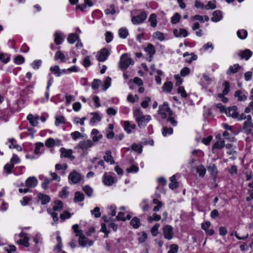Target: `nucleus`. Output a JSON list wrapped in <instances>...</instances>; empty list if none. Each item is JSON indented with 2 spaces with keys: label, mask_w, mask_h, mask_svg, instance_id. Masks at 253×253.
I'll use <instances>...</instances> for the list:
<instances>
[{
  "label": "nucleus",
  "mask_w": 253,
  "mask_h": 253,
  "mask_svg": "<svg viewBox=\"0 0 253 253\" xmlns=\"http://www.w3.org/2000/svg\"><path fill=\"white\" fill-rule=\"evenodd\" d=\"M173 34L177 38H185L188 35V31L184 28H180L179 29H174L173 30Z\"/></svg>",
  "instance_id": "nucleus-11"
},
{
  "label": "nucleus",
  "mask_w": 253,
  "mask_h": 253,
  "mask_svg": "<svg viewBox=\"0 0 253 253\" xmlns=\"http://www.w3.org/2000/svg\"><path fill=\"white\" fill-rule=\"evenodd\" d=\"M71 136L72 138L75 140L84 137L83 135L78 131H75L72 132L71 133Z\"/></svg>",
  "instance_id": "nucleus-59"
},
{
  "label": "nucleus",
  "mask_w": 253,
  "mask_h": 253,
  "mask_svg": "<svg viewBox=\"0 0 253 253\" xmlns=\"http://www.w3.org/2000/svg\"><path fill=\"white\" fill-rule=\"evenodd\" d=\"M47 212L51 215L52 217L53 221L55 223H57L58 220V213L56 212V211H54V210L51 209H48L47 210Z\"/></svg>",
  "instance_id": "nucleus-36"
},
{
  "label": "nucleus",
  "mask_w": 253,
  "mask_h": 253,
  "mask_svg": "<svg viewBox=\"0 0 253 253\" xmlns=\"http://www.w3.org/2000/svg\"><path fill=\"white\" fill-rule=\"evenodd\" d=\"M178 250V246L176 244H172L170 246V249L168 253H177Z\"/></svg>",
  "instance_id": "nucleus-64"
},
{
  "label": "nucleus",
  "mask_w": 253,
  "mask_h": 253,
  "mask_svg": "<svg viewBox=\"0 0 253 253\" xmlns=\"http://www.w3.org/2000/svg\"><path fill=\"white\" fill-rule=\"evenodd\" d=\"M236 97L238 98L239 101H245L247 99V96L242 93V92L240 90L236 91L234 94Z\"/></svg>",
  "instance_id": "nucleus-40"
},
{
  "label": "nucleus",
  "mask_w": 253,
  "mask_h": 253,
  "mask_svg": "<svg viewBox=\"0 0 253 253\" xmlns=\"http://www.w3.org/2000/svg\"><path fill=\"white\" fill-rule=\"evenodd\" d=\"M158 113L163 119H166L169 116L174 115L173 112L171 110L167 102H165L162 105L159 106Z\"/></svg>",
  "instance_id": "nucleus-2"
},
{
  "label": "nucleus",
  "mask_w": 253,
  "mask_h": 253,
  "mask_svg": "<svg viewBox=\"0 0 253 253\" xmlns=\"http://www.w3.org/2000/svg\"><path fill=\"white\" fill-rule=\"evenodd\" d=\"M243 129L247 134H253V123L252 122L245 121L243 124Z\"/></svg>",
  "instance_id": "nucleus-16"
},
{
  "label": "nucleus",
  "mask_w": 253,
  "mask_h": 253,
  "mask_svg": "<svg viewBox=\"0 0 253 253\" xmlns=\"http://www.w3.org/2000/svg\"><path fill=\"white\" fill-rule=\"evenodd\" d=\"M173 88V84L171 82H166L162 86L163 91L167 93H170Z\"/></svg>",
  "instance_id": "nucleus-27"
},
{
  "label": "nucleus",
  "mask_w": 253,
  "mask_h": 253,
  "mask_svg": "<svg viewBox=\"0 0 253 253\" xmlns=\"http://www.w3.org/2000/svg\"><path fill=\"white\" fill-rule=\"evenodd\" d=\"M27 119L32 126H36L38 125V122L37 119L32 114L28 115Z\"/></svg>",
  "instance_id": "nucleus-49"
},
{
  "label": "nucleus",
  "mask_w": 253,
  "mask_h": 253,
  "mask_svg": "<svg viewBox=\"0 0 253 253\" xmlns=\"http://www.w3.org/2000/svg\"><path fill=\"white\" fill-rule=\"evenodd\" d=\"M19 237L21 238L17 241L18 245H23L25 247H28L30 245L29 243V238L28 234L24 232H21L19 234Z\"/></svg>",
  "instance_id": "nucleus-7"
},
{
  "label": "nucleus",
  "mask_w": 253,
  "mask_h": 253,
  "mask_svg": "<svg viewBox=\"0 0 253 253\" xmlns=\"http://www.w3.org/2000/svg\"><path fill=\"white\" fill-rule=\"evenodd\" d=\"M226 114L233 117V118H237L238 117V113L237 112V107L236 106H232L229 107L226 112Z\"/></svg>",
  "instance_id": "nucleus-20"
},
{
  "label": "nucleus",
  "mask_w": 253,
  "mask_h": 253,
  "mask_svg": "<svg viewBox=\"0 0 253 253\" xmlns=\"http://www.w3.org/2000/svg\"><path fill=\"white\" fill-rule=\"evenodd\" d=\"M181 18V15L178 13H175L171 18V23L172 24H176L180 21Z\"/></svg>",
  "instance_id": "nucleus-42"
},
{
  "label": "nucleus",
  "mask_w": 253,
  "mask_h": 253,
  "mask_svg": "<svg viewBox=\"0 0 253 253\" xmlns=\"http://www.w3.org/2000/svg\"><path fill=\"white\" fill-rule=\"evenodd\" d=\"M164 238L167 240H171L173 237V229L170 225L164 226L162 229Z\"/></svg>",
  "instance_id": "nucleus-5"
},
{
  "label": "nucleus",
  "mask_w": 253,
  "mask_h": 253,
  "mask_svg": "<svg viewBox=\"0 0 253 253\" xmlns=\"http://www.w3.org/2000/svg\"><path fill=\"white\" fill-rule=\"evenodd\" d=\"M119 36L123 39H125L128 35V32L126 28H121L119 30Z\"/></svg>",
  "instance_id": "nucleus-55"
},
{
  "label": "nucleus",
  "mask_w": 253,
  "mask_h": 253,
  "mask_svg": "<svg viewBox=\"0 0 253 253\" xmlns=\"http://www.w3.org/2000/svg\"><path fill=\"white\" fill-rule=\"evenodd\" d=\"M151 99L149 96H146L143 98L142 101L141 103V106L143 108H147L149 106V103L151 101Z\"/></svg>",
  "instance_id": "nucleus-45"
},
{
  "label": "nucleus",
  "mask_w": 253,
  "mask_h": 253,
  "mask_svg": "<svg viewBox=\"0 0 253 253\" xmlns=\"http://www.w3.org/2000/svg\"><path fill=\"white\" fill-rule=\"evenodd\" d=\"M54 206L53 207L52 210L54 211H61L63 208V203L60 200L55 201L54 202Z\"/></svg>",
  "instance_id": "nucleus-32"
},
{
  "label": "nucleus",
  "mask_w": 253,
  "mask_h": 253,
  "mask_svg": "<svg viewBox=\"0 0 253 253\" xmlns=\"http://www.w3.org/2000/svg\"><path fill=\"white\" fill-rule=\"evenodd\" d=\"M20 162V159L16 154H13L10 159V163L12 165L14 166L15 164H18Z\"/></svg>",
  "instance_id": "nucleus-62"
},
{
  "label": "nucleus",
  "mask_w": 253,
  "mask_h": 253,
  "mask_svg": "<svg viewBox=\"0 0 253 253\" xmlns=\"http://www.w3.org/2000/svg\"><path fill=\"white\" fill-rule=\"evenodd\" d=\"M91 134V135H93L92 138V141L93 142H97L99 141L100 139H102L103 137L102 134H99V131L95 128H94L92 130Z\"/></svg>",
  "instance_id": "nucleus-19"
},
{
  "label": "nucleus",
  "mask_w": 253,
  "mask_h": 253,
  "mask_svg": "<svg viewBox=\"0 0 253 253\" xmlns=\"http://www.w3.org/2000/svg\"><path fill=\"white\" fill-rule=\"evenodd\" d=\"M84 196L83 193L77 191L75 193V197L74 200L75 203L82 202L84 200Z\"/></svg>",
  "instance_id": "nucleus-33"
},
{
  "label": "nucleus",
  "mask_w": 253,
  "mask_h": 253,
  "mask_svg": "<svg viewBox=\"0 0 253 253\" xmlns=\"http://www.w3.org/2000/svg\"><path fill=\"white\" fill-rule=\"evenodd\" d=\"M105 13L107 15L111 14L114 15L116 13L115 6L114 4H111L109 6V8L105 10Z\"/></svg>",
  "instance_id": "nucleus-56"
},
{
  "label": "nucleus",
  "mask_w": 253,
  "mask_h": 253,
  "mask_svg": "<svg viewBox=\"0 0 253 253\" xmlns=\"http://www.w3.org/2000/svg\"><path fill=\"white\" fill-rule=\"evenodd\" d=\"M59 59H60L62 62H65V56L64 54L60 50L57 51L55 55V60H57Z\"/></svg>",
  "instance_id": "nucleus-39"
},
{
  "label": "nucleus",
  "mask_w": 253,
  "mask_h": 253,
  "mask_svg": "<svg viewBox=\"0 0 253 253\" xmlns=\"http://www.w3.org/2000/svg\"><path fill=\"white\" fill-rule=\"evenodd\" d=\"M222 18V12L219 10L214 11L212 13V17L211 20L214 22L219 21Z\"/></svg>",
  "instance_id": "nucleus-22"
},
{
  "label": "nucleus",
  "mask_w": 253,
  "mask_h": 253,
  "mask_svg": "<svg viewBox=\"0 0 253 253\" xmlns=\"http://www.w3.org/2000/svg\"><path fill=\"white\" fill-rule=\"evenodd\" d=\"M131 148L133 151L137 152L139 154L142 153V146L140 144L134 143L131 145Z\"/></svg>",
  "instance_id": "nucleus-38"
},
{
  "label": "nucleus",
  "mask_w": 253,
  "mask_h": 253,
  "mask_svg": "<svg viewBox=\"0 0 253 253\" xmlns=\"http://www.w3.org/2000/svg\"><path fill=\"white\" fill-rule=\"evenodd\" d=\"M92 115H93V117L90 119V123L91 124H94L97 122H99L101 118L98 113H92Z\"/></svg>",
  "instance_id": "nucleus-46"
},
{
  "label": "nucleus",
  "mask_w": 253,
  "mask_h": 253,
  "mask_svg": "<svg viewBox=\"0 0 253 253\" xmlns=\"http://www.w3.org/2000/svg\"><path fill=\"white\" fill-rule=\"evenodd\" d=\"M241 68V66L238 64H235L233 66H230L228 70L226 71L227 75H230L231 74H235L238 72L239 69Z\"/></svg>",
  "instance_id": "nucleus-26"
},
{
  "label": "nucleus",
  "mask_w": 253,
  "mask_h": 253,
  "mask_svg": "<svg viewBox=\"0 0 253 253\" xmlns=\"http://www.w3.org/2000/svg\"><path fill=\"white\" fill-rule=\"evenodd\" d=\"M103 182L105 185L111 186L115 182L114 178L105 172L103 176Z\"/></svg>",
  "instance_id": "nucleus-18"
},
{
  "label": "nucleus",
  "mask_w": 253,
  "mask_h": 253,
  "mask_svg": "<svg viewBox=\"0 0 253 253\" xmlns=\"http://www.w3.org/2000/svg\"><path fill=\"white\" fill-rule=\"evenodd\" d=\"M69 195L67 187H64L59 193V197L62 199L66 198Z\"/></svg>",
  "instance_id": "nucleus-60"
},
{
  "label": "nucleus",
  "mask_w": 253,
  "mask_h": 253,
  "mask_svg": "<svg viewBox=\"0 0 253 253\" xmlns=\"http://www.w3.org/2000/svg\"><path fill=\"white\" fill-rule=\"evenodd\" d=\"M32 200L31 196H25L20 201V203L23 206L27 205Z\"/></svg>",
  "instance_id": "nucleus-53"
},
{
  "label": "nucleus",
  "mask_w": 253,
  "mask_h": 253,
  "mask_svg": "<svg viewBox=\"0 0 253 253\" xmlns=\"http://www.w3.org/2000/svg\"><path fill=\"white\" fill-rule=\"evenodd\" d=\"M38 198L39 201H41V204L43 205L47 204L50 201V198L49 196L41 193L38 194Z\"/></svg>",
  "instance_id": "nucleus-21"
},
{
  "label": "nucleus",
  "mask_w": 253,
  "mask_h": 253,
  "mask_svg": "<svg viewBox=\"0 0 253 253\" xmlns=\"http://www.w3.org/2000/svg\"><path fill=\"white\" fill-rule=\"evenodd\" d=\"M60 152L61 153V158H68L71 160L75 159V157L72 155L73 150L71 149H66L65 148L62 147L60 149Z\"/></svg>",
  "instance_id": "nucleus-8"
},
{
  "label": "nucleus",
  "mask_w": 253,
  "mask_h": 253,
  "mask_svg": "<svg viewBox=\"0 0 253 253\" xmlns=\"http://www.w3.org/2000/svg\"><path fill=\"white\" fill-rule=\"evenodd\" d=\"M103 158L106 162H110L111 164H115V161L111 155V152L109 150L105 152V155L104 156Z\"/></svg>",
  "instance_id": "nucleus-30"
},
{
  "label": "nucleus",
  "mask_w": 253,
  "mask_h": 253,
  "mask_svg": "<svg viewBox=\"0 0 253 253\" xmlns=\"http://www.w3.org/2000/svg\"><path fill=\"white\" fill-rule=\"evenodd\" d=\"M37 184V179L34 176L29 177L25 181V186L28 188L35 187Z\"/></svg>",
  "instance_id": "nucleus-17"
},
{
  "label": "nucleus",
  "mask_w": 253,
  "mask_h": 253,
  "mask_svg": "<svg viewBox=\"0 0 253 253\" xmlns=\"http://www.w3.org/2000/svg\"><path fill=\"white\" fill-rule=\"evenodd\" d=\"M50 70L55 74H56L57 77H59L61 76V72L59 68V66L55 65L53 67H51L50 68Z\"/></svg>",
  "instance_id": "nucleus-51"
},
{
  "label": "nucleus",
  "mask_w": 253,
  "mask_h": 253,
  "mask_svg": "<svg viewBox=\"0 0 253 253\" xmlns=\"http://www.w3.org/2000/svg\"><path fill=\"white\" fill-rule=\"evenodd\" d=\"M9 142L10 143V145L9 146V147L10 149L15 148V149H17L18 151L22 150L21 147L16 143V141L14 138L9 139Z\"/></svg>",
  "instance_id": "nucleus-34"
},
{
  "label": "nucleus",
  "mask_w": 253,
  "mask_h": 253,
  "mask_svg": "<svg viewBox=\"0 0 253 253\" xmlns=\"http://www.w3.org/2000/svg\"><path fill=\"white\" fill-rule=\"evenodd\" d=\"M177 93L178 94H180L182 98H186L187 96V94L184 87L182 86H179L178 87Z\"/></svg>",
  "instance_id": "nucleus-61"
},
{
  "label": "nucleus",
  "mask_w": 253,
  "mask_h": 253,
  "mask_svg": "<svg viewBox=\"0 0 253 253\" xmlns=\"http://www.w3.org/2000/svg\"><path fill=\"white\" fill-rule=\"evenodd\" d=\"M216 138L217 139V140L213 144L212 146V149H220L224 147L225 146V141L222 138H221L220 135L218 134L216 136Z\"/></svg>",
  "instance_id": "nucleus-12"
},
{
  "label": "nucleus",
  "mask_w": 253,
  "mask_h": 253,
  "mask_svg": "<svg viewBox=\"0 0 253 253\" xmlns=\"http://www.w3.org/2000/svg\"><path fill=\"white\" fill-rule=\"evenodd\" d=\"M82 190L86 195L90 197L92 196L93 189L89 185H85L82 187Z\"/></svg>",
  "instance_id": "nucleus-41"
},
{
  "label": "nucleus",
  "mask_w": 253,
  "mask_h": 253,
  "mask_svg": "<svg viewBox=\"0 0 253 253\" xmlns=\"http://www.w3.org/2000/svg\"><path fill=\"white\" fill-rule=\"evenodd\" d=\"M93 145V142L90 139L81 141L78 144L79 147L83 150H87Z\"/></svg>",
  "instance_id": "nucleus-10"
},
{
  "label": "nucleus",
  "mask_w": 253,
  "mask_h": 253,
  "mask_svg": "<svg viewBox=\"0 0 253 253\" xmlns=\"http://www.w3.org/2000/svg\"><path fill=\"white\" fill-rule=\"evenodd\" d=\"M208 170L210 172L211 174L216 177L218 174V170L216 165L214 164H211L207 167Z\"/></svg>",
  "instance_id": "nucleus-25"
},
{
  "label": "nucleus",
  "mask_w": 253,
  "mask_h": 253,
  "mask_svg": "<svg viewBox=\"0 0 253 253\" xmlns=\"http://www.w3.org/2000/svg\"><path fill=\"white\" fill-rule=\"evenodd\" d=\"M216 1L215 0L210 1L208 4L206 5L205 8L206 9H214L216 8Z\"/></svg>",
  "instance_id": "nucleus-63"
},
{
  "label": "nucleus",
  "mask_w": 253,
  "mask_h": 253,
  "mask_svg": "<svg viewBox=\"0 0 253 253\" xmlns=\"http://www.w3.org/2000/svg\"><path fill=\"white\" fill-rule=\"evenodd\" d=\"M65 122V118L63 116H59L55 118V125L56 126H59L60 124H64Z\"/></svg>",
  "instance_id": "nucleus-58"
},
{
  "label": "nucleus",
  "mask_w": 253,
  "mask_h": 253,
  "mask_svg": "<svg viewBox=\"0 0 253 253\" xmlns=\"http://www.w3.org/2000/svg\"><path fill=\"white\" fill-rule=\"evenodd\" d=\"M114 125L112 124H110L108 126V128L106 130V137L108 139H112L115 136V133L113 132L114 129Z\"/></svg>",
  "instance_id": "nucleus-24"
},
{
  "label": "nucleus",
  "mask_w": 253,
  "mask_h": 253,
  "mask_svg": "<svg viewBox=\"0 0 253 253\" xmlns=\"http://www.w3.org/2000/svg\"><path fill=\"white\" fill-rule=\"evenodd\" d=\"M237 35L240 39L244 40L247 38L248 32L244 29L239 30L237 32Z\"/></svg>",
  "instance_id": "nucleus-44"
},
{
  "label": "nucleus",
  "mask_w": 253,
  "mask_h": 253,
  "mask_svg": "<svg viewBox=\"0 0 253 253\" xmlns=\"http://www.w3.org/2000/svg\"><path fill=\"white\" fill-rule=\"evenodd\" d=\"M252 54V52L249 49L241 51L238 53L239 56H240L242 59H245L247 60L249 59Z\"/></svg>",
  "instance_id": "nucleus-23"
},
{
  "label": "nucleus",
  "mask_w": 253,
  "mask_h": 253,
  "mask_svg": "<svg viewBox=\"0 0 253 253\" xmlns=\"http://www.w3.org/2000/svg\"><path fill=\"white\" fill-rule=\"evenodd\" d=\"M45 146L48 148H51L55 145V140L52 138H49L45 142Z\"/></svg>",
  "instance_id": "nucleus-52"
},
{
  "label": "nucleus",
  "mask_w": 253,
  "mask_h": 253,
  "mask_svg": "<svg viewBox=\"0 0 253 253\" xmlns=\"http://www.w3.org/2000/svg\"><path fill=\"white\" fill-rule=\"evenodd\" d=\"M14 61L17 65H21L24 63L25 58L23 56L18 55L15 57Z\"/></svg>",
  "instance_id": "nucleus-48"
},
{
  "label": "nucleus",
  "mask_w": 253,
  "mask_h": 253,
  "mask_svg": "<svg viewBox=\"0 0 253 253\" xmlns=\"http://www.w3.org/2000/svg\"><path fill=\"white\" fill-rule=\"evenodd\" d=\"M78 242L79 245L83 247L86 246H91L93 245V241L89 240L83 234L79 237Z\"/></svg>",
  "instance_id": "nucleus-9"
},
{
  "label": "nucleus",
  "mask_w": 253,
  "mask_h": 253,
  "mask_svg": "<svg viewBox=\"0 0 253 253\" xmlns=\"http://www.w3.org/2000/svg\"><path fill=\"white\" fill-rule=\"evenodd\" d=\"M160 225L159 223H156L151 229V233L153 236H156L158 234V229Z\"/></svg>",
  "instance_id": "nucleus-50"
},
{
  "label": "nucleus",
  "mask_w": 253,
  "mask_h": 253,
  "mask_svg": "<svg viewBox=\"0 0 253 253\" xmlns=\"http://www.w3.org/2000/svg\"><path fill=\"white\" fill-rule=\"evenodd\" d=\"M133 115L139 127L145 126L146 124L151 119V117L150 115H144L142 111L140 108H135L133 109Z\"/></svg>",
  "instance_id": "nucleus-1"
},
{
  "label": "nucleus",
  "mask_w": 253,
  "mask_h": 253,
  "mask_svg": "<svg viewBox=\"0 0 253 253\" xmlns=\"http://www.w3.org/2000/svg\"><path fill=\"white\" fill-rule=\"evenodd\" d=\"M196 172L199 174V176L204 177L206 172V169L203 165H199L196 167Z\"/></svg>",
  "instance_id": "nucleus-31"
},
{
  "label": "nucleus",
  "mask_w": 253,
  "mask_h": 253,
  "mask_svg": "<svg viewBox=\"0 0 253 253\" xmlns=\"http://www.w3.org/2000/svg\"><path fill=\"white\" fill-rule=\"evenodd\" d=\"M54 42L56 44L59 45L62 43L63 41V36L61 33L56 32L54 34Z\"/></svg>",
  "instance_id": "nucleus-28"
},
{
  "label": "nucleus",
  "mask_w": 253,
  "mask_h": 253,
  "mask_svg": "<svg viewBox=\"0 0 253 253\" xmlns=\"http://www.w3.org/2000/svg\"><path fill=\"white\" fill-rule=\"evenodd\" d=\"M167 121L169 122L172 126H175L177 125V121L173 116H169L167 117Z\"/></svg>",
  "instance_id": "nucleus-54"
},
{
  "label": "nucleus",
  "mask_w": 253,
  "mask_h": 253,
  "mask_svg": "<svg viewBox=\"0 0 253 253\" xmlns=\"http://www.w3.org/2000/svg\"><path fill=\"white\" fill-rule=\"evenodd\" d=\"M170 183L169 184V188L172 190L177 188L178 187V182L176 181L175 175H172L170 178Z\"/></svg>",
  "instance_id": "nucleus-29"
},
{
  "label": "nucleus",
  "mask_w": 253,
  "mask_h": 253,
  "mask_svg": "<svg viewBox=\"0 0 253 253\" xmlns=\"http://www.w3.org/2000/svg\"><path fill=\"white\" fill-rule=\"evenodd\" d=\"M157 16L155 14H151L149 18V21L151 23V26L155 27L157 24V20L156 19Z\"/></svg>",
  "instance_id": "nucleus-43"
},
{
  "label": "nucleus",
  "mask_w": 253,
  "mask_h": 253,
  "mask_svg": "<svg viewBox=\"0 0 253 253\" xmlns=\"http://www.w3.org/2000/svg\"><path fill=\"white\" fill-rule=\"evenodd\" d=\"M133 64L134 61L128 56L127 53H124L121 56L119 65L122 70H125L127 69L130 65H133Z\"/></svg>",
  "instance_id": "nucleus-3"
},
{
  "label": "nucleus",
  "mask_w": 253,
  "mask_h": 253,
  "mask_svg": "<svg viewBox=\"0 0 253 253\" xmlns=\"http://www.w3.org/2000/svg\"><path fill=\"white\" fill-rule=\"evenodd\" d=\"M79 38V37L77 34L72 33L68 36L67 40L70 43L73 44L76 41L78 40Z\"/></svg>",
  "instance_id": "nucleus-35"
},
{
  "label": "nucleus",
  "mask_w": 253,
  "mask_h": 253,
  "mask_svg": "<svg viewBox=\"0 0 253 253\" xmlns=\"http://www.w3.org/2000/svg\"><path fill=\"white\" fill-rule=\"evenodd\" d=\"M130 224L135 229H137L140 226V219L137 217H134L130 222Z\"/></svg>",
  "instance_id": "nucleus-37"
},
{
  "label": "nucleus",
  "mask_w": 253,
  "mask_h": 253,
  "mask_svg": "<svg viewBox=\"0 0 253 253\" xmlns=\"http://www.w3.org/2000/svg\"><path fill=\"white\" fill-rule=\"evenodd\" d=\"M122 126L125 130L128 133H131V129L136 128V126L134 124H130L129 121H126L122 123Z\"/></svg>",
  "instance_id": "nucleus-14"
},
{
  "label": "nucleus",
  "mask_w": 253,
  "mask_h": 253,
  "mask_svg": "<svg viewBox=\"0 0 253 253\" xmlns=\"http://www.w3.org/2000/svg\"><path fill=\"white\" fill-rule=\"evenodd\" d=\"M147 18V14L144 10L140 11V13L136 16H132L131 22L134 24H139L143 23Z\"/></svg>",
  "instance_id": "nucleus-4"
},
{
  "label": "nucleus",
  "mask_w": 253,
  "mask_h": 253,
  "mask_svg": "<svg viewBox=\"0 0 253 253\" xmlns=\"http://www.w3.org/2000/svg\"><path fill=\"white\" fill-rule=\"evenodd\" d=\"M161 218L160 215L156 213H154L152 216H149L148 218V221L149 223L152 222L153 221H159Z\"/></svg>",
  "instance_id": "nucleus-47"
},
{
  "label": "nucleus",
  "mask_w": 253,
  "mask_h": 253,
  "mask_svg": "<svg viewBox=\"0 0 253 253\" xmlns=\"http://www.w3.org/2000/svg\"><path fill=\"white\" fill-rule=\"evenodd\" d=\"M173 133V129L171 127H164L162 131V134L164 136L167 135L171 134Z\"/></svg>",
  "instance_id": "nucleus-57"
},
{
  "label": "nucleus",
  "mask_w": 253,
  "mask_h": 253,
  "mask_svg": "<svg viewBox=\"0 0 253 253\" xmlns=\"http://www.w3.org/2000/svg\"><path fill=\"white\" fill-rule=\"evenodd\" d=\"M109 55V52L107 48L102 49L99 53L97 59L99 61L103 62L105 61Z\"/></svg>",
  "instance_id": "nucleus-15"
},
{
  "label": "nucleus",
  "mask_w": 253,
  "mask_h": 253,
  "mask_svg": "<svg viewBox=\"0 0 253 253\" xmlns=\"http://www.w3.org/2000/svg\"><path fill=\"white\" fill-rule=\"evenodd\" d=\"M144 50L149 55V57L147 59L148 61H151L152 58L156 52L155 46L152 44L149 43L144 48Z\"/></svg>",
  "instance_id": "nucleus-13"
},
{
  "label": "nucleus",
  "mask_w": 253,
  "mask_h": 253,
  "mask_svg": "<svg viewBox=\"0 0 253 253\" xmlns=\"http://www.w3.org/2000/svg\"><path fill=\"white\" fill-rule=\"evenodd\" d=\"M68 179L70 183L77 184L81 181L82 177L79 172L74 170L69 174Z\"/></svg>",
  "instance_id": "nucleus-6"
}]
</instances>
